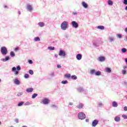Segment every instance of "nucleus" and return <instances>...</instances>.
Returning <instances> with one entry per match:
<instances>
[{
    "instance_id": "nucleus-1",
    "label": "nucleus",
    "mask_w": 127,
    "mask_h": 127,
    "mask_svg": "<svg viewBox=\"0 0 127 127\" xmlns=\"http://www.w3.org/2000/svg\"><path fill=\"white\" fill-rule=\"evenodd\" d=\"M61 27L63 30H66L68 27V23L66 21H64L61 24Z\"/></svg>"
},
{
    "instance_id": "nucleus-2",
    "label": "nucleus",
    "mask_w": 127,
    "mask_h": 127,
    "mask_svg": "<svg viewBox=\"0 0 127 127\" xmlns=\"http://www.w3.org/2000/svg\"><path fill=\"white\" fill-rule=\"evenodd\" d=\"M0 51L2 55H6L7 54V48L5 47H2L0 49Z\"/></svg>"
},
{
    "instance_id": "nucleus-3",
    "label": "nucleus",
    "mask_w": 127,
    "mask_h": 127,
    "mask_svg": "<svg viewBox=\"0 0 127 127\" xmlns=\"http://www.w3.org/2000/svg\"><path fill=\"white\" fill-rule=\"evenodd\" d=\"M78 119L80 120H85V119H86V115H85V113L83 112L78 113Z\"/></svg>"
},
{
    "instance_id": "nucleus-4",
    "label": "nucleus",
    "mask_w": 127,
    "mask_h": 127,
    "mask_svg": "<svg viewBox=\"0 0 127 127\" xmlns=\"http://www.w3.org/2000/svg\"><path fill=\"white\" fill-rule=\"evenodd\" d=\"M71 24L73 27H74V28H77L78 26H79V25L78 24V23L75 21H73L71 22Z\"/></svg>"
},
{
    "instance_id": "nucleus-5",
    "label": "nucleus",
    "mask_w": 127,
    "mask_h": 127,
    "mask_svg": "<svg viewBox=\"0 0 127 127\" xmlns=\"http://www.w3.org/2000/svg\"><path fill=\"white\" fill-rule=\"evenodd\" d=\"M59 55V56H63V57H65V56H66V53L64 51L61 50L60 51Z\"/></svg>"
},
{
    "instance_id": "nucleus-6",
    "label": "nucleus",
    "mask_w": 127,
    "mask_h": 127,
    "mask_svg": "<svg viewBox=\"0 0 127 127\" xmlns=\"http://www.w3.org/2000/svg\"><path fill=\"white\" fill-rule=\"evenodd\" d=\"M98 124H99L98 120H94L92 123V127H96V126H97Z\"/></svg>"
},
{
    "instance_id": "nucleus-7",
    "label": "nucleus",
    "mask_w": 127,
    "mask_h": 127,
    "mask_svg": "<svg viewBox=\"0 0 127 127\" xmlns=\"http://www.w3.org/2000/svg\"><path fill=\"white\" fill-rule=\"evenodd\" d=\"M12 71H13V72H14L15 75H18V71H17V70H16V68L15 67H13L12 68Z\"/></svg>"
},
{
    "instance_id": "nucleus-8",
    "label": "nucleus",
    "mask_w": 127,
    "mask_h": 127,
    "mask_svg": "<svg viewBox=\"0 0 127 127\" xmlns=\"http://www.w3.org/2000/svg\"><path fill=\"white\" fill-rule=\"evenodd\" d=\"M27 9L29 10V11H32V6H31L30 4H28L27 6Z\"/></svg>"
},
{
    "instance_id": "nucleus-9",
    "label": "nucleus",
    "mask_w": 127,
    "mask_h": 127,
    "mask_svg": "<svg viewBox=\"0 0 127 127\" xmlns=\"http://www.w3.org/2000/svg\"><path fill=\"white\" fill-rule=\"evenodd\" d=\"M105 59L106 58H105V57H100L99 58H98V60H99L100 62H104Z\"/></svg>"
},
{
    "instance_id": "nucleus-10",
    "label": "nucleus",
    "mask_w": 127,
    "mask_h": 127,
    "mask_svg": "<svg viewBox=\"0 0 127 127\" xmlns=\"http://www.w3.org/2000/svg\"><path fill=\"white\" fill-rule=\"evenodd\" d=\"M27 93H32L33 92V88L30 87L26 89Z\"/></svg>"
},
{
    "instance_id": "nucleus-11",
    "label": "nucleus",
    "mask_w": 127,
    "mask_h": 127,
    "mask_svg": "<svg viewBox=\"0 0 127 127\" xmlns=\"http://www.w3.org/2000/svg\"><path fill=\"white\" fill-rule=\"evenodd\" d=\"M42 102L44 105H47L49 103V100L47 98H45L43 100Z\"/></svg>"
},
{
    "instance_id": "nucleus-12",
    "label": "nucleus",
    "mask_w": 127,
    "mask_h": 127,
    "mask_svg": "<svg viewBox=\"0 0 127 127\" xmlns=\"http://www.w3.org/2000/svg\"><path fill=\"white\" fill-rule=\"evenodd\" d=\"M77 108L78 109H83V107H84V105L82 103H79L77 105Z\"/></svg>"
},
{
    "instance_id": "nucleus-13",
    "label": "nucleus",
    "mask_w": 127,
    "mask_h": 127,
    "mask_svg": "<svg viewBox=\"0 0 127 127\" xmlns=\"http://www.w3.org/2000/svg\"><path fill=\"white\" fill-rule=\"evenodd\" d=\"M14 83L16 84V85H19L20 84V81L16 78L14 79Z\"/></svg>"
},
{
    "instance_id": "nucleus-14",
    "label": "nucleus",
    "mask_w": 127,
    "mask_h": 127,
    "mask_svg": "<svg viewBox=\"0 0 127 127\" xmlns=\"http://www.w3.org/2000/svg\"><path fill=\"white\" fill-rule=\"evenodd\" d=\"M76 59L77 60H81L82 59V55H81V54H77L76 55Z\"/></svg>"
},
{
    "instance_id": "nucleus-15",
    "label": "nucleus",
    "mask_w": 127,
    "mask_h": 127,
    "mask_svg": "<svg viewBox=\"0 0 127 127\" xmlns=\"http://www.w3.org/2000/svg\"><path fill=\"white\" fill-rule=\"evenodd\" d=\"M82 4L83 7H85V8H87L88 7V4L85 2H82Z\"/></svg>"
},
{
    "instance_id": "nucleus-16",
    "label": "nucleus",
    "mask_w": 127,
    "mask_h": 127,
    "mask_svg": "<svg viewBox=\"0 0 127 127\" xmlns=\"http://www.w3.org/2000/svg\"><path fill=\"white\" fill-rule=\"evenodd\" d=\"M112 106H113V107H114L115 108L118 107V103H117V102H116V101H114L112 103Z\"/></svg>"
},
{
    "instance_id": "nucleus-17",
    "label": "nucleus",
    "mask_w": 127,
    "mask_h": 127,
    "mask_svg": "<svg viewBox=\"0 0 127 127\" xmlns=\"http://www.w3.org/2000/svg\"><path fill=\"white\" fill-rule=\"evenodd\" d=\"M101 74H102V72L101 71H98L95 72V75L96 76H101Z\"/></svg>"
},
{
    "instance_id": "nucleus-18",
    "label": "nucleus",
    "mask_w": 127,
    "mask_h": 127,
    "mask_svg": "<svg viewBox=\"0 0 127 127\" xmlns=\"http://www.w3.org/2000/svg\"><path fill=\"white\" fill-rule=\"evenodd\" d=\"M120 121H121V118H120V117H116L115 118V122H120Z\"/></svg>"
},
{
    "instance_id": "nucleus-19",
    "label": "nucleus",
    "mask_w": 127,
    "mask_h": 127,
    "mask_svg": "<svg viewBox=\"0 0 127 127\" xmlns=\"http://www.w3.org/2000/svg\"><path fill=\"white\" fill-rule=\"evenodd\" d=\"M95 73H96V70L94 69L90 70V74H91L92 75H93L94 74H95Z\"/></svg>"
},
{
    "instance_id": "nucleus-20",
    "label": "nucleus",
    "mask_w": 127,
    "mask_h": 127,
    "mask_svg": "<svg viewBox=\"0 0 127 127\" xmlns=\"http://www.w3.org/2000/svg\"><path fill=\"white\" fill-rule=\"evenodd\" d=\"M98 29H101V30H104L105 29V27L104 26H97Z\"/></svg>"
},
{
    "instance_id": "nucleus-21",
    "label": "nucleus",
    "mask_w": 127,
    "mask_h": 127,
    "mask_svg": "<svg viewBox=\"0 0 127 127\" xmlns=\"http://www.w3.org/2000/svg\"><path fill=\"white\" fill-rule=\"evenodd\" d=\"M64 78H67V79H69V78L71 77V74L69 73L64 74Z\"/></svg>"
},
{
    "instance_id": "nucleus-22",
    "label": "nucleus",
    "mask_w": 127,
    "mask_h": 127,
    "mask_svg": "<svg viewBox=\"0 0 127 127\" xmlns=\"http://www.w3.org/2000/svg\"><path fill=\"white\" fill-rule=\"evenodd\" d=\"M105 70L106 72H108V73H111V72H112V70H111V68L109 67H107Z\"/></svg>"
},
{
    "instance_id": "nucleus-23",
    "label": "nucleus",
    "mask_w": 127,
    "mask_h": 127,
    "mask_svg": "<svg viewBox=\"0 0 127 127\" xmlns=\"http://www.w3.org/2000/svg\"><path fill=\"white\" fill-rule=\"evenodd\" d=\"M70 77L72 80H77V76L75 75H73Z\"/></svg>"
},
{
    "instance_id": "nucleus-24",
    "label": "nucleus",
    "mask_w": 127,
    "mask_h": 127,
    "mask_svg": "<svg viewBox=\"0 0 127 127\" xmlns=\"http://www.w3.org/2000/svg\"><path fill=\"white\" fill-rule=\"evenodd\" d=\"M10 55L11 57H14V56H15V54H14V52H11L10 53Z\"/></svg>"
},
{
    "instance_id": "nucleus-25",
    "label": "nucleus",
    "mask_w": 127,
    "mask_h": 127,
    "mask_svg": "<svg viewBox=\"0 0 127 127\" xmlns=\"http://www.w3.org/2000/svg\"><path fill=\"white\" fill-rule=\"evenodd\" d=\"M7 60H9V57H8V56H6L5 57V58L3 60V61L4 62H5L7 61Z\"/></svg>"
},
{
    "instance_id": "nucleus-26",
    "label": "nucleus",
    "mask_w": 127,
    "mask_h": 127,
    "mask_svg": "<svg viewBox=\"0 0 127 127\" xmlns=\"http://www.w3.org/2000/svg\"><path fill=\"white\" fill-rule=\"evenodd\" d=\"M39 25L41 27H43V26H44V23H43L42 22H40L39 23Z\"/></svg>"
},
{
    "instance_id": "nucleus-27",
    "label": "nucleus",
    "mask_w": 127,
    "mask_h": 127,
    "mask_svg": "<svg viewBox=\"0 0 127 127\" xmlns=\"http://www.w3.org/2000/svg\"><path fill=\"white\" fill-rule=\"evenodd\" d=\"M38 96V94L34 93L32 95V99H35V98H36V96Z\"/></svg>"
},
{
    "instance_id": "nucleus-28",
    "label": "nucleus",
    "mask_w": 127,
    "mask_h": 127,
    "mask_svg": "<svg viewBox=\"0 0 127 127\" xmlns=\"http://www.w3.org/2000/svg\"><path fill=\"white\" fill-rule=\"evenodd\" d=\"M48 49H49V50H55V48L54 47H49L48 48Z\"/></svg>"
},
{
    "instance_id": "nucleus-29",
    "label": "nucleus",
    "mask_w": 127,
    "mask_h": 127,
    "mask_svg": "<svg viewBox=\"0 0 127 127\" xmlns=\"http://www.w3.org/2000/svg\"><path fill=\"white\" fill-rule=\"evenodd\" d=\"M108 4H109V5H113V1H112L111 0H108Z\"/></svg>"
},
{
    "instance_id": "nucleus-30",
    "label": "nucleus",
    "mask_w": 127,
    "mask_h": 127,
    "mask_svg": "<svg viewBox=\"0 0 127 127\" xmlns=\"http://www.w3.org/2000/svg\"><path fill=\"white\" fill-rule=\"evenodd\" d=\"M34 40L35 41H40V38L39 37H35Z\"/></svg>"
},
{
    "instance_id": "nucleus-31",
    "label": "nucleus",
    "mask_w": 127,
    "mask_h": 127,
    "mask_svg": "<svg viewBox=\"0 0 127 127\" xmlns=\"http://www.w3.org/2000/svg\"><path fill=\"white\" fill-rule=\"evenodd\" d=\"M122 52H123V53H126V52H127V49L123 48L122 49Z\"/></svg>"
},
{
    "instance_id": "nucleus-32",
    "label": "nucleus",
    "mask_w": 127,
    "mask_h": 127,
    "mask_svg": "<svg viewBox=\"0 0 127 127\" xmlns=\"http://www.w3.org/2000/svg\"><path fill=\"white\" fill-rule=\"evenodd\" d=\"M68 83V81L67 80H63L62 81V84H67Z\"/></svg>"
},
{
    "instance_id": "nucleus-33",
    "label": "nucleus",
    "mask_w": 127,
    "mask_h": 127,
    "mask_svg": "<svg viewBox=\"0 0 127 127\" xmlns=\"http://www.w3.org/2000/svg\"><path fill=\"white\" fill-rule=\"evenodd\" d=\"M24 78L28 79V78H29V75H28V74H25Z\"/></svg>"
},
{
    "instance_id": "nucleus-34",
    "label": "nucleus",
    "mask_w": 127,
    "mask_h": 127,
    "mask_svg": "<svg viewBox=\"0 0 127 127\" xmlns=\"http://www.w3.org/2000/svg\"><path fill=\"white\" fill-rule=\"evenodd\" d=\"M23 104H24V103L22 102L19 103V104H18V107H21V106H22V105H23Z\"/></svg>"
},
{
    "instance_id": "nucleus-35",
    "label": "nucleus",
    "mask_w": 127,
    "mask_h": 127,
    "mask_svg": "<svg viewBox=\"0 0 127 127\" xmlns=\"http://www.w3.org/2000/svg\"><path fill=\"white\" fill-rule=\"evenodd\" d=\"M29 74H30L31 75H33V74H34L33 70H29Z\"/></svg>"
},
{
    "instance_id": "nucleus-36",
    "label": "nucleus",
    "mask_w": 127,
    "mask_h": 127,
    "mask_svg": "<svg viewBox=\"0 0 127 127\" xmlns=\"http://www.w3.org/2000/svg\"><path fill=\"white\" fill-rule=\"evenodd\" d=\"M122 74H123V75H126V74H127V70H122Z\"/></svg>"
},
{
    "instance_id": "nucleus-37",
    "label": "nucleus",
    "mask_w": 127,
    "mask_h": 127,
    "mask_svg": "<svg viewBox=\"0 0 127 127\" xmlns=\"http://www.w3.org/2000/svg\"><path fill=\"white\" fill-rule=\"evenodd\" d=\"M22 94H23L22 92H19V93H18L17 96L18 97H20V96H22Z\"/></svg>"
},
{
    "instance_id": "nucleus-38",
    "label": "nucleus",
    "mask_w": 127,
    "mask_h": 127,
    "mask_svg": "<svg viewBox=\"0 0 127 127\" xmlns=\"http://www.w3.org/2000/svg\"><path fill=\"white\" fill-rule=\"evenodd\" d=\"M109 40L110 42H112V41H114V38L110 37Z\"/></svg>"
},
{
    "instance_id": "nucleus-39",
    "label": "nucleus",
    "mask_w": 127,
    "mask_h": 127,
    "mask_svg": "<svg viewBox=\"0 0 127 127\" xmlns=\"http://www.w3.org/2000/svg\"><path fill=\"white\" fill-rule=\"evenodd\" d=\"M20 69H21L20 66H19V65L17 66V70L18 71H19V70H20Z\"/></svg>"
},
{
    "instance_id": "nucleus-40",
    "label": "nucleus",
    "mask_w": 127,
    "mask_h": 127,
    "mask_svg": "<svg viewBox=\"0 0 127 127\" xmlns=\"http://www.w3.org/2000/svg\"><path fill=\"white\" fill-rule=\"evenodd\" d=\"M28 63H29V64H32V63H33V62H32L31 60H29L28 61Z\"/></svg>"
},
{
    "instance_id": "nucleus-41",
    "label": "nucleus",
    "mask_w": 127,
    "mask_h": 127,
    "mask_svg": "<svg viewBox=\"0 0 127 127\" xmlns=\"http://www.w3.org/2000/svg\"><path fill=\"white\" fill-rule=\"evenodd\" d=\"M122 117H123V118H124V119H127V115H124L122 116Z\"/></svg>"
},
{
    "instance_id": "nucleus-42",
    "label": "nucleus",
    "mask_w": 127,
    "mask_h": 127,
    "mask_svg": "<svg viewBox=\"0 0 127 127\" xmlns=\"http://www.w3.org/2000/svg\"><path fill=\"white\" fill-rule=\"evenodd\" d=\"M117 37H118L119 38H122V35L121 34L118 35Z\"/></svg>"
},
{
    "instance_id": "nucleus-43",
    "label": "nucleus",
    "mask_w": 127,
    "mask_h": 127,
    "mask_svg": "<svg viewBox=\"0 0 127 127\" xmlns=\"http://www.w3.org/2000/svg\"><path fill=\"white\" fill-rule=\"evenodd\" d=\"M18 49H19V48L17 47L14 48V51H18Z\"/></svg>"
},
{
    "instance_id": "nucleus-44",
    "label": "nucleus",
    "mask_w": 127,
    "mask_h": 127,
    "mask_svg": "<svg viewBox=\"0 0 127 127\" xmlns=\"http://www.w3.org/2000/svg\"><path fill=\"white\" fill-rule=\"evenodd\" d=\"M124 4H127V0H124Z\"/></svg>"
},
{
    "instance_id": "nucleus-45",
    "label": "nucleus",
    "mask_w": 127,
    "mask_h": 127,
    "mask_svg": "<svg viewBox=\"0 0 127 127\" xmlns=\"http://www.w3.org/2000/svg\"><path fill=\"white\" fill-rule=\"evenodd\" d=\"M124 110H125V111H127V106H125V107L124 108Z\"/></svg>"
},
{
    "instance_id": "nucleus-46",
    "label": "nucleus",
    "mask_w": 127,
    "mask_h": 127,
    "mask_svg": "<svg viewBox=\"0 0 127 127\" xmlns=\"http://www.w3.org/2000/svg\"><path fill=\"white\" fill-rule=\"evenodd\" d=\"M57 68H61V65L60 64H58Z\"/></svg>"
},
{
    "instance_id": "nucleus-47",
    "label": "nucleus",
    "mask_w": 127,
    "mask_h": 127,
    "mask_svg": "<svg viewBox=\"0 0 127 127\" xmlns=\"http://www.w3.org/2000/svg\"><path fill=\"white\" fill-rule=\"evenodd\" d=\"M69 106H73V103L70 102V103H69Z\"/></svg>"
},
{
    "instance_id": "nucleus-48",
    "label": "nucleus",
    "mask_w": 127,
    "mask_h": 127,
    "mask_svg": "<svg viewBox=\"0 0 127 127\" xmlns=\"http://www.w3.org/2000/svg\"><path fill=\"white\" fill-rule=\"evenodd\" d=\"M15 123H18V119H15Z\"/></svg>"
},
{
    "instance_id": "nucleus-49",
    "label": "nucleus",
    "mask_w": 127,
    "mask_h": 127,
    "mask_svg": "<svg viewBox=\"0 0 127 127\" xmlns=\"http://www.w3.org/2000/svg\"><path fill=\"white\" fill-rule=\"evenodd\" d=\"M55 57L58 58V55L57 54H56L55 55Z\"/></svg>"
},
{
    "instance_id": "nucleus-50",
    "label": "nucleus",
    "mask_w": 127,
    "mask_h": 127,
    "mask_svg": "<svg viewBox=\"0 0 127 127\" xmlns=\"http://www.w3.org/2000/svg\"><path fill=\"white\" fill-rule=\"evenodd\" d=\"M72 13H73V14H74V15H75V14H77V13H76V12H73Z\"/></svg>"
},
{
    "instance_id": "nucleus-51",
    "label": "nucleus",
    "mask_w": 127,
    "mask_h": 127,
    "mask_svg": "<svg viewBox=\"0 0 127 127\" xmlns=\"http://www.w3.org/2000/svg\"><path fill=\"white\" fill-rule=\"evenodd\" d=\"M126 10H127V6L125 8Z\"/></svg>"
},
{
    "instance_id": "nucleus-52",
    "label": "nucleus",
    "mask_w": 127,
    "mask_h": 127,
    "mask_svg": "<svg viewBox=\"0 0 127 127\" xmlns=\"http://www.w3.org/2000/svg\"><path fill=\"white\" fill-rule=\"evenodd\" d=\"M18 13H19V14H20V11H18Z\"/></svg>"
},
{
    "instance_id": "nucleus-53",
    "label": "nucleus",
    "mask_w": 127,
    "mask_h": 127,
    "mask_svg": "<svg viewBox=\"0 0 127 127\" xmlns=\"http://www.w3.org/2000/svg\"><path fill=\"white\" fill-rule=\"evenodd\" d=\"M27 127V126H23V127Z\"/></svg>"
},
{
    "instance_id": "nucleus-54",
    "label": "nucleus",
    "mask_w": 127,
    "mask_h": 127,
    "mask_svg": "<svg viewBox=\"0 0 127 127\" xmlns=\"http://www.w3.org/2000/svg\"><path fill=\"white\" fill-rule=\"evenodd\" d=\"M1 82V79L0 78V83Z\"/></svg>"
},
{
    "instance_id": "nucleus-55",
    "label": "nucleus",
    "mask_w": 127,
    "mask_h": 127,
    "mask_svg": "<svg viewBox=\"0 0 127 127\" xmlns=\"http://www.w3.org/2000/svg\"><path fill=\"white\" fill-rule=\"evenodd\" d=\"M5 7H6V6H5Z\"/></svg>"
}]
</instances>
